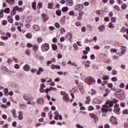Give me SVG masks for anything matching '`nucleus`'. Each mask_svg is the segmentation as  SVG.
I'll list each match as a JSON object with an SVG mask.
<instances>
[{"mask_svg": "<svg viewBox=\"0 0 128 128\" xmlns=\"http://www.w3.org/2000/svg\"><path fill=\"white\" fill-rule=\"evenodd\" d=\"M84 82L89 85L92 84H96V80L92 76L85 78L84 79Z\"/></svg>", "mask_w": 128, "mask_h": 128, "instance_id": "f257e3e1", "label": "nucleus"}, {"mask_svg": "<svg viewBox=\"0 0 128 128\" xmlns=\"http://www.w3.org/2000/svg\"><path fill=\"white\" fill-rule=\"evenodd\" d=\"M41 48L42 52H48L50 50V45L48 44H43L41 46Z\"/></svg>", "mask_w": 128, "mask_h": 128, "instance_id": "f03ea898", "label": "nucleus"}, {"mask_svg": "<svg viewBox=\"0 0 128 128\" xmlns=\"http://www.w3.org/2000/svg\"><path fill=\"white\" fill-rule=\"evenodd\" d=\"M66 6H72L74 5V0H66Z\"/></svg>", "mask_w": 128, "mask_h": 128, "instance_id": "7ed1b4c3", "label": "nucleus"}, {"mask_svg": "<svg viewBox=\"0 0 128 128\" xmlns=\"http://www.w3.org/2000/svg\"><path fill=\"white\" fill-rule=\"evenodd\" d=\"M36 103L39 104H44V98H40L36 100Z\"/></svg>", "mask_w": 128, "mask_h": 128, "instance_id": "20e7f679", "label": "nucleus"}, {"mask_svg": "<svg viewBox=\"0 0 128 128\" xmlns=\"http://www.w3.org/2000/svg\"><path fill=\"white\" fill-rule=\"evenodd\" d=\"M42 18L44 22H46L48 20V16L46 15V14H42Z\"/></svg>", "mask_w": 128, "mask_h": 128, "instance_id": "39448f33", "label": "nucleus"}, {"mask_svg": "<svg viewBox=\"0 0 128 128\" xmlns=\"http://www.w3.org/2000/svg\"><path fill=\"white\" fill-rule=\"evenodd\" d=\"M15 10L17 12H24V9H22V7H19L18 6H14Z\"/></svg>", "mask_w": 128, "mask_h": 128, "instance_id": "423d86ee", "label": "nucleus"}, {"mask_svg": "<svg viewBox=\"0 0 128 128\" xmlns=\"http://www.w3.org/2000/svg\"><path fill=\"white\" fill-rule=\"evenodd\" d=\"M66 38H68V40L72 42V34L71 32H68L66 36Z\"/></svg>", "mask_w": 128, "mask_h": 128, "instance_id": "0eeeda50", "label": "nucleus"}, {"mask_svg": "<svg viewBox=\"0 0 128 128\" xmlns=\"http://www.w3.org/2000/svg\"><path fill=\"white\" fill-rule=\"evenodd\" d=\"M1 69L4 70V72H8V74H10L12 72L6 66H2Z\"/></svg>", "mask_w": 128, "mask_h": 128, "instance_id": "6e6552de", "label": "nucleus"}, {"mask_svg": "<svg viewBox=\"0 0 128 128\" xmlns=\"http://www.w3.org/2000/svg\"><path fill=\"white\" fill-rule=\"evenodd\" d=\"M44 72V68H42V67H40L38 68V70H37L36 72V74H38V76H40V74H42V72Z\"/></svg>", "mask_w": 128, "mask_h": 128, "instance_id": "1a4fd4ad", "label": "nucleus"}, {"mask_svg": "<svg viewBox=\"0 0 128 128\" xmlns=\"http://www.w3.org/2000/svg\"><path fill=\"white\" fill-rule=\"evenodd\" d=\"M76 10H82L84 8V5L82 4H80L76 6Z\"/></svg>", "mask_w": 128, "mask_h": 128, "instance_id": "9d476101", "label": "nucleus"}, {"mask_svg": "<svg viewBox=\"0 0 128 128\" xmlns=\"http://www.w3.org/2000/svg\"><path fill=\"white\" fill-rule=\"evenodd\" d=\"M66 16H63L62 18L60 19V22L61 24H64L66 22Z\"/></svg>", "mask_w": 128, "mask_h": 128, "instance_id": "9b49d317", "label": "nucleus"}, {"mask_svg": "<svg viewBox=\"0 0 128 128\" xmlns=\"http://www.w3.org/2000/svg\"><path fill=\"white\" fill-rule=\"evenodd\" d=\"M110 102V100H107L105 104H104L102 106L103 108H110V106H108V103Z\"/></svg>", "mask_w": 128, "mask_h": 128, "instance_id": "f8f14e48", "label": "nucleus"}, {"mask_svg": "<svg viewBox=\"0 0 128 128\" xmlns=\"http://www.w3.org/2000/svg\"><path fill=\"white\" fill-rule=\"evenodd\" d=\"M99 32H102L104 30V28H106V27L104 26V25H101L98 27Z\"/></svg>", "mask_w": 128, "mask_h": 128, "instance_id": "ddd939ff", "label": "nucleus"}, {"mask_svg": "<svg viewBox=\"0 0 128 128\" xmlns=\"http://www.w3.org/2000/svg\"><path fill=\"white\" fill-rule=\"evenodd\" d=\"M26 38L28 40H32V34L30 32H28L26 34Z\"/></svg>", "mask_w": 128, "mask_h": 128, "instance_id": "4468645a", "label": "nucleus"}, {"mask_svg": "<svg viewBox=\"0 0 128 128\" xmlns=\"http://www.w3.org/2000/svg\"><path fill=\"white\" fill-rule=\"evenodd\" d=\"M30 66H28V64H26L23 67V68H24V70H25L26 72H28V70H30Z\"/></svg>", "mask_w": 128, "mask_h": 128, "instance_id": "2eb2a0df", "label": "nucleus"}, {"mask_svg": "<svg viewBox=\"0 0 128 128\" xmlns=\"http://www.w3.org/2000/svg\"><path fill=\"white\" fill-rule=\"evenodd\" d=\"M6 2L10 4V6H12L14 4V0H6Z\"/></svg>", "mask_w": 128, "mask_h": 128, "instance_id": "dca6fc26", "label": "nucleus"}, {"mask_svg": "<svg viewBox=\"0 0 128 128\" xmlns=\"http://www.w3.org/2000/svg\"><path fill=\"white\" fill-rule=\"evenodd\" d=\"M11 16H14L16 14V12L14 7L13 9L10 11Z\"/></svg>", "mask_w": 128, "mask_h": 128, "instance_id": "f3484780", "label": "nucleus"}, {"mask_svg": "<svg viewBox=\"0 0 128 128\" xmlns=\"http://www.w3.org/2000/svg\"><path fill=\"white\" fill-rule=\"evenodd\" d=\"M42 6V2H38L37 4L38 10H40Z\"/></svg>", "mask_w": 128, "mask_h": 128, "instance_id": "a211bd4d", "label": "nucleus"}, {"mask_svg": "<svg viewBox=\"0 0 128 128\" xmlns=\"http://www.w3.org/2000/svg\"><path fill=\"white\" fill-rule=\"evenodd\" d=\"M7 20L10 24H12L14 22V20H12V17L10 16H8L7 18Z\"/></svg>", "mask_w": 128, "mask_h": 128, "instance_id": "6ab92c4d", "label": "nucleus"}, {"mask_svg": "<svg viewBox=\"0 0 128 128\" xmlns=\"http://www.w3.org/2000/svg\"><path fill=\"white\" fill-rule=\"evenodd\" d=\"M56 16H62V10H58L56 11Z\"/></svg>", "mask_w": 128, "mask_h": 128, "instance_id": "aec40b11", "label": "nucleus"}, {"mask_svg": "<svg viewBox=\"0 0 128 128\" xmlns=\"http://www.w3.org/2000/svg\"><path fill=\"white\" fill-rule=\"evenodd\" d=\"M32 8L34 10H36V2H34L32 3Z\"/></svg>", "mask_w": 128, "mask_h": 128, "instance_id": "412c9836", "label": "nucleus"}, {"mask_svg": "<svg viewBox=\"0 0 128 128\" xmlns=\"http://www.w3.org/2000/svg\"><path fill=\"white\" fill-rule=\"evenodd\" d=\"M10 9L9 8H6L4 10V12L5 14H10Z\"/></svg>", "mask_w": 128, "mask_h": 128, "instance_id": "4be33fe9", "label": "nucleus"}, {"mask_svg": "<svg viewBox=\"0 0 128 128\" xmlns=\"http://www.w3.org/2000/svg\"><path fill=\"white\" fill-rule=\"evenodd\" d=\"M52 48L53 50H58V46L56 45V44H52Z\"/></svg>", "mask_w": 128, "mask_h": 128, "instance_id": "5701e85b", "label": "nucleus"}, {"mask_svg": "<svg viewBox=\"0 0 128 128\" xmlns=\"http://www.w3.org/2000/svg\"><path fill=\"white\" fill-rule=\"evenodd\" d=\"M114 104V101L109 100V102L108 104L109 108H113Z\"/></svg>", "mask_w": 128, "mask_h": 128, "instance_id": "b1692460", "label": "nucleus"}, {"mask_svg": "<svg viewBox=\"0 0 128 128\" xmlns=\"http://www.w3.org/2000/svg\"><path fill=\"white\" fill-rule=\"evenodd\" d=\"M4 93L5 96H8V88H6L4 89Z\"/></svg>", "mask_w": 128, "mask_h": 128, "instance_id": "393cba45", "label": "nucleus"}, {"mask_svg": "<svg viewBox=\"0 0 128 128\" xmlns=\"http://www.w3.org/2000/svg\"><path fill=\"white\" fill-rule=\"evenodd\" d=\"M62 10L63 12H68V8L65 6V7H63L62 8Z\"/></svg>", "mask_w": 128, "mask_h": 128, "instance_id": "a878e982", "label": "nucleus"}, {"mask_svg": "<svg viewBox=\"0 0 128 128\" xmlns=\"http://www.w3.org/2000/svg\"><path fill=\"white\" fill-rule=\"evenodd\" d=\"M16 82H10V84L9 86L11 88H16Z\"/></svg>", "mask_w": 128, "mask_h": 128, "instance_id": "bb28decb", "label": "nucleus"}, {"mask_svg": "<svg viewBox=\"0 0 128 128\" xmlns=\"http://www.w3.org/2000/svg\"><path fill=\"white\" fill-rule=\"evenodd\" d=\"M33 28H34V30L36 31H38L40 30V26L38 25H34L33 26Z\"/></svg>", "mask_w": 128, "mask_h": 128, "instance_id": "cd10ccee", "label": "nucleus"}, {"mask_svg": "<svg viewBox=\"0 0 128 128\" xmlns=\"http://www.w3.org/2000/svg\"><path fill=\"white\" fill-rule=\"evenodd\" d=\"M110 79V76H108L104 74L103 76L102 77V80H109Z\"/></svg>", "mask_w": 128, "mask_h": 128, "instance_id": "c85d7f7f", "label": "nucleus"}, {"mask_svg": "<svg viewBox=\"0 0 128 128\" xmlns=\"http://www.w3.org/2000/svg\"><path fill=\"white\" fill-rule=\"evenodd\" d=\"M66 95L68 96V94H66ZM66 96L63 97V100H66V102H70V99L68 98V97Z\"/></svg>", "mask_w": 128, "mask_h": 128, "instance_id": "c756f323", "label": "nucleus"}, {"mask_svg": "<svg viewBox=\"0 0 128 128\" xmlns=\"http://www.w3.org/2000/svg\"><path fill=\"white\" fill-rule=\"evenodd\" d=\"M102 112L104 114V112H106V114H108V109L104 108H102Z\"/></svg>", "mask_w": 128, "mask_h": 128, "instance_id": "7c9ffc66", "label": "nucleus"}, {"mask_svg": "<svg viewBox=\"0 0 128 128\" xmlns=\"http://www.w3.org/2000/svg\"><path fill=\"white\" fill-rule=\"evenodd\" d=\"M114 10H116L117 12H120V6H118V5H116L115 6H114Z\"/></svg>", "mask_w": 128, "mask_h": 128, "instance_id": "2f4dec72", "label": "nucleus"}, {"mask_svg": "<svg viewBox=\"0 0 128 128\" xmlns=\"http://www.w3.org/2000/svg\"><path fill=\"white\" fill-rule=\"evenodd\" d=\"M96 12H97V14L98 16H100V14H104V10H96Z\"/></svg>", "mask_w": 128, "mask_h": 128, "instance_id": "473e14b6", "label": "nucleus"}, {"mask_svg": "<svg viewBox=\"0 0 128 128\" xmlns=\"http://www.w3.org/2000/svg\"><path fill=\"white\" fill-rule=\"evenodd\" d=\"M121 8L122 10H126V4H122Z\"/></svg>", "mask_w": 128, "mask_h": 128, "instance_id": "72a5a7b5", "label": "nucleus"}, {"mask_svg": "<svg viewBox=\"0 0 128 128\" xmlns=\"http://www.w3.org/2000/svg\"><path fill=\"white\" fill-rule=\"evenodd\" d=\"M1 38L3 40H8V36H2Z\"/></svg>", "mask_w": 128, "mask_h": 128, "instance_id": "f704fd0d", "label": "nucleus"}, {"mask_svg": "<svg viewBox=\"0 0 128 128\" xmlns=\"http://www.w3.org/2000/svg\"><path fill=\"white\" fill-rule=\"evenodd\" d=\"M126 28L124 26H123L120 30V32H123V34H124V32H126Z\"/></svg>", "mask_w": 128, "mask_h": 128, "instance_id": "c9c22d12", "label": "nucleus"}, {"mask_svg": "<svg viewBox=\"0 0 128 128\" xmlns=\"http://www.w3.org/2000/svg\"><path fill=\"white\" fill-rule=\"evenodd\" d=\"M90 116V118H94L95 116H96V114H94V113H90L89 114Z\"/></svg>", "mask_w": 128, "mask_h": 128, "instance_id": "e433bc0d", "label": "nucleus"}, {"mask_svg": "<svg viewBox=\"0 0 128 128\" xmlns=\"http://www.w3.org/2000/svg\"><path fill=\"white\" fill-rule=\"evenodd\" d=\"M88 110H89V112H92V110H94V106H90L88 108Z\"/></svg>", "mask_w": 128, "mask_h": 128, "instance_id": "4c0bfd02", "label": "nucleus"}, {"mask_svg": "<svg viewBox=\"0 0 128 128\" xmlns=\"http://www.w3.org/2000/svg\"><path fill=\"white\" fill-rule=\"evenodd\" d=\"M0 18H4V10H0Z\"/></svg>", "mask_w": 128, "mask_h": 128, "instance_id": "58836bf2", "label": "nucleus"}, {"mask_svg": "<svg viewBox=\"0 0 128 128\" xmlns=\"http://www.w3.org/2000/svg\"><path fill=\"white\" fill-rule=\"evenodd\" d=\"M122 114H128V110H124L122 112Z\"/></svg>", "mask_w": 128, "mask_h": 128, "instance_id": "ea45409f", "label": "nucleus"}, {"mask_svg": "<svg viewBox=\"0 0 128 128\" xmlns=\"http://www.w3.org/2000/svg\"><path fill=\"white\" fill-rule=\"evenodd\" d=\"M15 20H16L17 22H18V20H20V16H18V15H16V16H15Z\"/></svg>", "mask_w": 128, "mask_h": 128, "instance_id": "a19ab883", "label": "nucleus"}, {"mask_svg": "<svg viewBox=\"0 0 128 128\" xmlns=\"http://www.w3.org/2000/svg\"><path fill=\"white\" fill-rule=\"evenodd\" d=\"M110 52H118V50L116 49H114V48H111L110 50Z\"/></svg>", "mask_w": 128, "mask_h": 128, "instance_id": "79ce46f5", "label": "nucleus"}, {"mask_svg": "<svg viewBox=\"0 0 128 128\" xmlns=\"http://www.w3.org/2000/svg\"><path fill=\"white\" fill-rule=\"evenodd\" d=\"M8 24V21L6 20H4L2 22V26H6Z\"/></svg>", "mask_w": 128, "mask_h": 128, "instance_id": "37998d69", "label": "nucleus"}, {"mask_svg": "<svg viewBox=\"0 0 128 128\" xmlns=\"http://www.w3.org/2000/svg\"><path fill=\"white\" fill-rule=\"evenodd\" d=\"M52 42L54 44H56L58 42V38H53V39L52 40Z\"/></svg>", "mask_w": 128, "mask_h": 128, "instance_id": "c03bdc74", "label": "nucleus"}, {"mask_svg": "<svg viewBox=\"0 0 128 128\" xmlns=\"http://www.w3.org/2000/svg\"><path fill=\"white\" fill-rule=\"evenodd\" d=\"M96 94V91L94 89H92L91 96H94V94Z\"/></svg>", "mask_w": 128, "mask_h": 128, "instance_id": "a18cd8bd", "label": "nucleus"}, {"mask_svg": "<svg viewBox=\"0 0 128 128\" xmlns=\"http://www.w3.org/2000/svg\"><path fill=\"white\" fill-rule=\"evenodd\" d=\"M22 4H24L22 0H20L18 1V5L20 6H22Z\"/></svg>", "mask_w": 128, "mask_h": 128, "instance_id": "49530a36", "label": "nucleus"}, {"mask_svg": "<svg viewBox=\"0 0 128 128\" xmlns=\"http://www.w3.org/2000/svg\"><path fill=\"white\" fill-rule=\"evenodd\" d=\"M108 28H114L112 22H111L108 24Z\"/></svg>", "mask_w": 128, "mask_h": 128, "instance_id": "de8ad7c7", "label": "nucleus"}, {"mask_svg": "<svg viewBox=\"0 0 128 128\" xmlns=\"http://www.w3.org/2000/svg\"><path fill=\"white\" fill-rule=\"evenodd\" d=\"M52 6H53L52 4L48 3V8L52 9Z\"/></svg>", "mask_w": 128, "mask_h": 128, "instance_id": "09e8293b", "label": "nucleus"}, {"mask_svg": "<svg viewBox=\"0 0 128 128\" xmlns=\"http://www.w3.org/2000/svg\"><path fill=\"white\" fill-rule=\"evenodd\" d=\"M20 66L18 64H16L14 66V68H16V70H18V68H20Z\"/></svg>", "mask_w": 128, "mask_h": 128, "instance_id": "8fccbe9b", "label": "nucleus"}, {"mask_svg": "<svg viewBox=\"0 0 128 128\" xmlns=\"http://www.w3.org/2000/svg\"><path fill=\"white\" fill-rule=\"evenodd\" d=\"M108 88H112L114 86V84H112V83H109L108 84Z\"/></svg>", "mask_w": 128, "mask_h": 128, "instance_id": "3c124183", "label": "nucleus"}, {"mask_svg": "<svg viewBox=\"0 0 128 128\" xmlns=\"http://www.w3.org/2000/svg\"><path fill=\"white\" fill-rule=\"evenodd\" d=\"M42 42V38H39L37 39V42H38L39 44H40Z\"/></svg>", "mask_w": 128, "mask_h": 128, "instance_id": "603ef678", "label": "nucleus"}, {"mask_svg": "<svg viewBox=\"0 0 128 128\" xmlns=\"http://www.w3.org/2000/svg\"><path fill=\"white\" fill-rule=\"evenodd\" d=\"M18 118L20 120H22L24 118V117L22 116V114H20L18 116Z\"/></svg>", "mask_w": 128, "mask_h": 128, "instance_id": "864d4df0", "label": "nucleus"}, {"mask_svg": "<svg viewBox=\"0 0 128 128\" xmlns=\"http://www.w3.org/2000/svg\"><path fill=\"white\" fill-rule=\"evenodd\" d=\"M40 92L41 94H42L43 92H46V90H44V88H40Z\"/></svg>", "mask_w": 128, "mask_h": 128, "instance_id": "5fc2aeb1", "label": "nucleus"}, {"mask_svg": "<svg viewBox=\"0 0 128 128\" xmlns=\"http://www.w3.org/2000/svg\"><path fill=\"white\" fill-rule=\"evenodd\" d=\"M94 50H100V46H94Z\"/></svg>", "mask_w": 128, "mask_h": 128, "instance_id": "6e6d98bb", "label": "nucleus"}, {"mask_svg": "<svg viewBox=\"0 0 128 128\" xmlns=\"http://www.w3.org/2000/svg\"><path fill=\"white\" fill-rule=\"evenodd\" d=\"M104 22H110V17L107 16L104 18Z\"/></svg>", "mask_w": 128, "mask_h": 128, "instance_id": "4d7b16f0", "label": "nucleus"}, {"mask_svg": "<svg viewBox=\"0 0 128 128\" xmlns=\"http://www.w3.org/2000/svg\"><path fill=\"white\" fill-rule=\"evenodd\" d=\"M55 26L57 28H59L60 26V24H58V22H56L55 23Z\"/></svg>", "mask_w": 128, "mask_h": 128, "instance_id": "13d9d810", "label": "nucleus"}, {"mask_svg": "<svg viewBox=\"0 0 128 128\" xmlns=\"http://www.w3.org/2000/svg\"><path fill=\"white\" fill-rule=\"evenodd\" d=\"M90 58L92 60H95L96 56H94V54H91Z\"/></svg>", "mask_w": 128, "mask_h": 128, "instance_id": "bf43d9fd", "label": "nucleus"}, {"mask_svg": "<svg viewBox=\"0 0 128 128\" xmlns=\"http://www.w3.org/2000/svg\"><path fill=\"white\" fill-rule=\"evenodd\" d=\"M27 48H32L33 46L30 43H28L26 44Z\"/></svg>", "mask_w": 128, "mask_h": 128, "instance_id": "052dcab7", "label": "nucleus"}, {"mask_svg": "<svg viewBox=\"0 0 128 128\" xmlns=\"http://www.w3.org/2000/svg\"><path fill=\"white\" fill-rule=\"evenodd\" d=\"M44 112H48V106L45 107L44 108Z\"/></svg>", "mask_w": 128, "mask_h": 128, "instance_id": "680f3d73", "label": "nucleus"}, {"mask_svg": "<svg viewBox=\"0 0 128 128\" xmlns=\"http://www.w3.org/2000/svg\"><path fill=\"white\" fill-rule=\"evenodd\" d=\"M23 98H24V100H26L27 102L29 100L28 98L27 97V96H26V95H24V96H23Z\"/></svg>", "mask_w": 128, "mask_h": 128, "instance_id": "e2e57ef3", "label": "nucleus"}, {"mask_svg": "<svg viewBox=\"0 0 128 128\" xmlns=\"http://www.w3.org/2000/svg\"><path fill=\"white\" fill-rule=\"evenodd\" d=\"M109 16H110L111 18H112V16H114V12H110L108 14Z\"/></svg>", "mask_w": 128, "mask_h": 128, "instance_id": "0e129e2a", "label": "nucleus"}, {"mask_svg": "<svg viewBox=\"0 0 128 128\" xmlns=\"http://www.w3.org/2000/svg\"><path fill=\"white\" fill-rule=\"evenodd\" d=\"M111 20L113 22H116V18L112 17L111 18Z\"/></svg>", "mask_w": 128, "mask_h": 128, "instance_id": "69168bd1", "label": "nucleus"}, {"mask_svg": "<svg viewBox=\"0 0 128 128\" xmlns=\"http://www.w3.org/2000/svg\"><path fill=\"white\" fill-rule=\"evenodd\" d=\"M60 32L61 34H64L66 32V30H64V28H61Z\"/></svg>", "mask_w": 128, "mask_h": 128, "instance_id": "338daca9", "label": "nucleus"}, {"mask_svg": "<svg viewBox=\"0 0 128 128\" xmlns=\"http://www.w3.org/2000/svg\"><path fill=\"white\" fill-rule=\"evenodd\" d=\"M76 126L78 128H84V126H80V124H76Z\"/></svg>", "mask_w": 128, "mask_h": 128, "instance_id": "774afa93", "label": "nucleus"}]
</instances>
